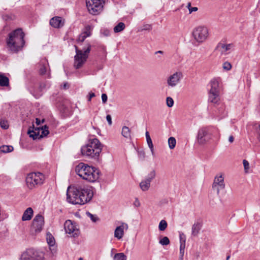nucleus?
I'll return each instance as SVG.
<instances>
[{
    "label": "nucleus",
    "instance_id": "1",
    "mask_svg": "<svg viewBox=\"0 0 260 260\" xmlns=\"http://www.w3.org/2000/svg\"><path fill=\"white\" fill-rule=\"evenodd\" d=\"M25 34L21 28H17L10 33L6 39V48L12 53L21 51L25 45Z\"/></svg>",
    "mask_w": 260,
    "mask_h": 260
},
{
    "label": "nucleus",
    "instance_id": "2",
    "mask_svg": "<svg viewBox=\"0 0 260 260\" xmlns=\"http://www.w3.org/2000/svg\"><path fill=\"white\" fill-rule=\"evenodd\" d=\"M75 172L80 177L89 182H94L99 178L100 171L83 162L76 166Z\"/></svg>",
    "mask_w": 260,
    "mask_h": 260
},
{
    "label": "nucleus",
    "instance_id": "3",
    "mask_svg": "<svg viewBox=\"0 0 260 260\" xmlns=\"http://www.w3.org/2000/svg\"><path fill=\"white\" fill-rule=\"evenodd\" d=\"M102 150V145L96 138L89 140L88 143L82 147L81 153L83 156L98 160Z\"/></svg>",
    "mask_w": 260,
    "mask_h": 260
},
{
    "label": "nucleus",
    "instance_id": "4",
    "mask_svg": "<svg viewBox=\"0 0 260 260\" xmlns=\"http://www.w3.org/2000/svg\"><path fill=\"white\" fill-rule=\"evenodd\" d=\"M76 55L74 56V66L75 69H79L86 62L88 54L91 50V45L87 44L82 50H80L75 46Z\"/></svg>",
    "mask_w": 260,
    "mask_h": 260
},
{
    "label": "nucleus",
    "instance_id": "5",
    "mask_svg": "<svg viewBox=\"0 0 260 260\" xmlns=\"http://www.w3.org/2000/svg\"><path fill=\"white\" fill-rule=\"evenodd\" d=\"M46 179L45 176L39 172L29 173L26 177V184L30 189L37 188L42 185Z\"/></svg>",
    "mask_w": 260,
    "mask_h": 260
},
{
    "label": "nucleus",
    "instance_id": "6",
    "mask_svg": "<svg viewBox=\"0 0 260 260\" xmlns=\"http://www.w3.org/2000/svg\"><path fill=\"white\" fill-rule=\"evenodd\" d=\"M215 132H217V129L211 127H203L200 128L197 137L198 143L200 145L206 144L212 139Z\"/></svg>",
    "mask_w": 260,
    "mask_h": 260
},
{
    "label": "nucleus",
    "instance_id": "7",
    "mask_svg": "<svg viewBox=\"0 0 260 260\" xmlns=\"http://www.w3.org/2000/svg\"><path fill=\"white\" fill-rule=\"evenodd\" d=\"M105 0H86L88 12L92 15H98L103 10Z\"/></svg>",
    "mask_w": 260,
    "mask_h": 260
},
{
    "label": "nucleus",
    "instance_id": "8",
    "mask_svg": "<svg viewBox=\"0 0 260 260\" xmlns=\"http://www.w3.org/2000/svg\"><path fill=\"white\" fill-rule=\"evenodd\" d=\"M192 36L199 43L206 41L209 37V30L204 26H199L194 28L192 31Z\"/></svg>",
    "mask_w": 260,
    "mask_h": 260
},
{
    "label": "nucleus",
    "instance_id": "9",
    "mask_svg": "<svg viewBox=\"0 0 260 260\" xmlns=\"http://www.w3.org/2000/svg\"><path fill=\"white\" fill-rule=\"evenodd\" d=\"M49 133L48 127L44 125L42 127H35L33 126L32 129L29 128L28 131V134L29 137L33 138V139H39L44 137L46 136Z\"/></svg>",
    "mask_w": 260,
    "mask_h": 260
},
{
    "label": "nucleus",
    "instance_id": "10",
    "mask_svg": "<svg viewBox=\"0 0 260 260\" xmlns=\"http://www.w3.org/2000/svg\"><path fill=\"white\" fill-rule=\"evenodd\" d=\"M79 205H84L89 202L92 198L93 192L92 190L89 187H79Z\"/></svg>",
    "mask_w": 260,
    "mask_h": 260
},
{
    "label": "nucleus",
    "instance_id": "11",
    "mask_svg": "<svg viewBox=\"0 0 260 260\" xmlns=\"http://www.w3.org/2000/svg\"><path fill=\"white\" fill-rule=\"evenodd\" d=\"M44 254L41 252L28 249L24 252L21 256L20 260H43Z\"/></svg>",
    "mask_w": 260,
    "mask_h": 260
},
{
    "label": "nucleus",
    "instance_id": "12",
    "mask_svg": "<svg viewBox=\"0 0 260 260\" xmlns=\"http://www.w3.org/2000/svg\"><path fill=\"white\" fill-rule=\"evenodd\" d=\"M44 223V217L41 214L37 215L33 219L30 232L32 235H36L40 232Z\"/></svg>",
    "mask_w": 260,
    "mask_h": 260
},
{
    "label": "nucleus",
    "instance_id": "13",
    "mask_svg": "<svg viewBox=\"0 0 260 260\" xmlns=\"http://www.w3.org/2000/svg\"><path fill=\"white\" fill-rule=\"evenodd\" d=\"M37 68L38 72L40 75L45 76L48 78L51 77L50 69L46 58L41 59L37 64Z\"/></svg>",
    "mask_w": 260,
    "mask_h": 260
},
{
    "label": "nucleus",
    "instance_id": "14",
    "mask_svg": "<svg viewBox=\"0 0 260 260\" xmlns=\"http://www.w3.org/2000/svg\"><path fill=\"white\" fill-rule=\"evenodd\" d=\"M79 187L71 188L69 187L67 191V201L68 202L74 204H79Z\"/></svg>",
    "mask_w": 260,
    "mask_h": 260
},
{
    "label": "nucleus",
    "instance_id": "15",
    "mask_svg": "<svg viewBox=\"0 0 260 260\" xmlns=\"http://www.w3.org/2000/svg\"><path fill=\"white\" fill-rule=\"evenodd\" d=\"M64 228L66 233L69 234L71 237H78L80 234L77 225L70 220H68L65 222Z\"/></svg>",
    "mask_w": 260,
    "mask_h": 260
},
{
    "label": "nucleus",
    "instance_id": "16",
    "mask_svg": "<svg viewBox=\"0 0 260 260\" xmlns=\"http://www.w3.org/2000/svg\"><path fill=\"white\" fill-rule=\"evenodd\" d=\"M183 75L181 72H176L170 75L167 79L168 85L171 87L176 86L183 78Z\"/></svg>",
    "mask_w": 260,
    "mask_h": 260
},
{
    "label": "nucleus",
    "instance_id": "17",
    "mask_svg": "<svg viewBox=\"0 0 260 260\" xmlns=\"http://www.w3.org/2000/svg\"><path fill=\"white\" fill-rule=\"evenodd\" d=\"M156 173L154 170L151 171L147 177L140 183V187L143 191L148 190L150 186V183L155 177Z\"/></svg>",
    "mask_w": 260,
    "mask_h": 260
},
{
    "label": "nucleus",
    "instance_id": "18",
    "mask_svg": "<svg viewBox=\"0 0 260 260\" xmlns=\"http://www.w3.org/2000/svg\"><path fill=\"white\" fill-rule=\"evenodd\" d=\"M224 188L225 184L224 182V178L222 175H220L216 176L212 184L213 189L216 190L217 193L219 194L220 190L224 189Z\"/></svg>",
    "mask_w": 260,
    "mask_h": 260
},
{
    "label": "nucleus",
    "instance_id": "19",
    "mask_svg": "<svg viewBox=\"0 0 260 260\" xmlns=\"http://www.w3.org/2000/svg\"><path fill=\"white\" fill-rule=\"evenodd\" d=\"M127 224L122 222L120 226H117L114 231V237L118 239H121L124 235V230L128 229Z\"/></svg>",
    "mask_w": 260,
    "mask_h": 260
},
{
    "label": "nucleus",
    "instance_id": "20",
    "mask_svg": "<svg viewBox=\"0 0 260 260\" xmlns=\"http://www.w3.org/2000/svg\"><path fill=\"white\" fill-rule=\"evenodd\" d=\"M50 24L55 28H59L64 25V20L61 17L56 16L50 19Z\"/></svg>",
    "mask_w": 260,
    "mask_h": 260
},
{
    "label": "nucleus",
    "instance_id": "21",
    "mask_svg": "<svg viewBox=\"0 0 260 260\" xmlns=\"http://www.w3.org/2000/svg\"><path fill=\"white\" fill-rule=\"evenodd\" d=\"M233 45L232 44H225L222 43H219L216 47V50H218L221 54L225 55L229 52L228 51L231 49Z\"/></svg>",
    "mask_w": 260,
    "mask_h": 260
},
{
    "label": "nucleus",
    "instance_id": "22",
    "mask_svg": "<svg viewBox=\"0 0 260 260\" xmlns=\"http://www.w3.org/2000/svg\"><path fill=\"white\" fill-rule=\"evenodd\" d=\"M208 102L214 105H219L220 102L219 92H208Z\"/></svg>",
    "mask_w": 260,
    "mask_h": 260
},
{
    "label": "nucleus",
    "instance_id": "23",
    "mask_svg": "<svg viewBox=\"0 0 260 260\" xmlns=\"http://www.w3.org/2000/svg\"><path fill=\"white\" fill-rule=\"evenodd\" d=\"M219 80L218 79H213L210 82V92H219Z\"/></svg>",
    "mask_w": 260,
    "mask_h": 260
},
{
    "label": "nucleus",
    "instance_id": "24",
    "mask_svg": "<svg viewBox=\"0 0 260 260\" xmlns=\"http://www.w3.org/2000/svg\"><path fill=\"white\" fill-rule=\"evenodd\" d=\"M202 227L201 222H195L191 228V235L193 237H197L200 233V230Z\"/></svg>",
    "mask_w": 260,
    "mask_h": 260
},
{
    "label": "nucleus",
    "instance_id": "25",
    "mask_svg": "<svg viewBox=\"0 0 260 260\" xmlns=\"http://www.w3.org/2000/svg\"><path fill=\"white\" fill-rule=\"evenodd\" d=\"M33 210L31 208H27L22 215V220L23 221L30 220L33 215Z\"/></svg>",
    "mask_w": 260,
    "mask_h": 260
},
{
    "label": "nucleus",
    "instance_id": "26",
    "mask_svg": "<svg viewBox=\"0 0 260 260\" xmlns=\"http://www.w3.org/2000/svg\"><path fill=\"white\" fill-rule=\"evenodd\" d=\"M145 135H146L147 143L149 148H150V149L151 150V154L153 156H154L155 153H154V151L153 144L152 140L151 139V137L149 135V133L148 131L146 132Z\"/></svg>",
    "mask_w": 260,
    "mask_h": 260
},
{
    "label": "nucleus",
    "instance_id": "27",
    "mask_svg": "<svg viewBox=\"0 0 260 260\" xmlns=\"http://www.w3.org/2000/svg\"><path fill=\"white\" fill-rule=\"evenodd\" d=\"M9 85V78L4 75L0 74V86H8Z\"/></svg>",
    "mask_w": 260,
    "mask_h": 260
},
{
    "label": "nucleus",
    "instance_id": "28",
    "mask_svg": "<svg viewBox=\"0 0 260 260\" xmlns=\"http://www.w3.org/2000/svg\"><path fill=\"white\" fill-rule=\"evenodd\" d=\"M125 28V25L123 22L118 23L113 28L114 32L117 33L122 31Z\"/></svg>",
    "mask_w": 260,
    "mask_h": 260
},
{
    "label": "nucleus",
    "instance_id": "29",
    "mask_svg": "<svg viewBox=\"0 0 260 260\" xmlns=\"http://www.w3.org/2000/svg\"><path fill=\"white\" fill-rule=\"evenodd\" d=\"M121 135L125 138L128 139L131 138V131L129 128L124 126L122 128Z\"/></svg>",
    "mask_w": 260,
    "mask_h": 260
},
{
    "label": "nucleus",
    "instance_id": "30",
    "mask_svg": "<svg viewBox=\"0 0 260 260\" xmlns=\"http://www.w3.org/2000/svg\"><path fill=\"white\" fill-rule=\"evenodd\" d=\"M46 240L49 246H53L55 244L54 238L50 233H47Z\"/></svg>",
    "mask_w": 260,
    "mask_h": 260
},
{
    "label": "nucleus",
    "instance_id": "31",
    "mask_svg": "<svg viewBox=\"0 0 260 260\" xmlns=\"http://www.w3.org/2000/svg\"><path fill=\"white\" fill-rule=\"evenodd\" d=\"M13 150V147L12 146L4 145L0 147V151L4 153L12 152Z\"/></svg>",
    "mask_w": 260,
    "mask_h": 260
},
{
    "label": "nucleus",
    "instance_id": "32",
    "mask_svg": "<svg viewBox=\"0 0 260 260\" xmlns=\"http://www.w3.org/2000/svg\"><path fill=\"white\" fill-rule=\"evenodd\" d=\"M168 144L169 148L173 149L175 148L176 144V139L174 137H170L168 139Z\"/></svg>",
    "mask_w": 260,
    "mask_h": 260
},
{
    "label": "nucleus",
    "instance_id": "33",
    "mask_svg": "<svg viewBox=\"0 0 260 260\" xmlns=\"http://www.w3.org/2000/svg\"><path fill=\"white\" fill-rule=\"evenodd\" d=\"M114 260H126V256L123 253H116L114 257Z\"/></svg>",
    "mask_w": 260,
    "mask_h": 260
},
{
    "label": "nucleus",
    "instance_id": "34",
    "mask_svg": "<svg viewBox=\"0 0 260 260\" xmlns=\"http://www.w3.org/2000/svg\"><path fill=\"white\" fill-rule=\"evenodd\" d=\"M167 225V221L165 220H161L159 223L158 229L159 231H164L166 229Z\"/></svg>",
    "mask_w": 260,
    "mask_h": 260
},
{
    "label": "nucleus",
    "instance_id": "35",
    "mask_svg": "<svg viewBox=\"0 0 260 260\" xmlns=\"http://www.w3.org/2000/svg\"><path fill=\"white\" fill-rule=\"evenodd\" d=\"M185 247V243H184V241H182L180 245V258L181 259L183 258L184 253V249Z\"/></svg>",
    "mask_w": 260,
    "mask_h": 260
},
{
    "label": "nucleus",
    "instance_id": "36",
    "mask_svg": "<svg viewBox=\"0 0 260 260\" xmlns=\"http://www.w3.org/2000/svg\"><path fill=\"white\" fill-rule=\"evenodd\" d=\"M159 242L161 245L164 246L169 245L170 243V241L167 237H164L159 240Z\"/></svg>",
    "mask_w": 260,
    "mask_h": 260
},
{
    "label": "nucleus",
    "instance_id": "37",
    "mask_svg": "<svg viewBox=\"0 0 260 260\" xmlns=\"http://www.w3.org/2000/svg\"><path fill=\"white\" fill-rule=\"evenodd\" d=\"M91 27L90 25H87L85 27V29L82 34L85 35L86 37H89L91 35Z\"/></svg>",
    "mask_w": 260,
    "mask_h": 260
},
{
    "label": "nucleus",
    "instance_id": "38",
    "mask_svg": "<svg viewBox=\"0 0 260 260\" xmlns=\"http://www.w3.org/2000/svg\"><path fill=\"white\" fill-rule=\"evenodd\" d=\"M222 67L224 70L230 71L232 69V65L229 62L226 61L223 63Z\"/></svg>",
    "mask_w": 260,
    "mask_h": 260
},
{
    "label": "nucleus",
    "instance_id": "39",
    "mask_svg": "<svg viewBox=\"0 0 260 260\" xmlns=\"http://www.w3.org/2000/svg\"><path fill=\"white\" fill-rule=\"evenodd\" d=\"M166 103L167 105L171 108L174 105V101L173 99L171 97H167L166 99Z\"/></svg>",
    "mask_w": 260,
    "mask_h": 260
},
{
    "label": "nucleus",
    "instance_id": "40",
    "mask_svg": "<svg viewBox=\"0 0 260 260\" xmlns=\"http://www.w3.org/2000/svg\"><path fill=\"white\" fill-rule=\"evenodd\" d=\"M87 215H88V217H90V219L93 221V222H96L98 220H99V218L96 216L95 215H93L91 213H89V212H87Z\"/></svg>",
    "mask_w": 260,
    "mask_h": 260
},
{
    "label": "nucleus",
    "instance_id": "41",
    "mask_svg": "<svg viewBox=\"0 0 260 260\" xmlns=\"http://www.w3.org/2000/svg\"><path fill=\"white\" fill-rule=\"evenodd\" d=\"M138 155L140 159L143 160L145 157V153L144 150H138Z\"/></svg>",
    "mask_w": 260,
    "mask_h": 260
},
{
    "label": "nucleus",
    "instance_id": "42",
    "mask_svg": "<svg viewBox=\"0 0 260 260\" xmlns=\"http://www.w3.org/2000/svg\"><path fill=\"white\" fill-rule=\"evenodd\" d=\"M86 36L85 35H83V34H81L78 38V40H77V41L78 42H83L85 40V39L86 38Z\"/></svg>",
    "mask_w": 260,
    "mask_h": 260
},
{
    "label": "nucleus",
    "instance_id": "43",
    "mask_svg": "<svg viewBox=\"0 0 260 260\" xmlns=\"http://www.w3.org/2000/svg\"><path fill=\"white\" fill-rule=\"evenodd\" d=\"M243 164L244 168V170L246 172H247L248 170L249 169V162L245 159H244L243 161Z\"/></svg>",
    "mask_w": 260,
    "mask_h": 260
},
{
    "label": "nucleus",
    "instance_id": "44",
    "mask_svg": "<svg viewBox=\"0 0 260 260\" xmlns=\"http://www.w3.org/2000/svg\"><path fill=\"white\" fill-rule=\"evenodd\" d=\"M0 124L1 126L4 129H7L9 127L7 121H1Z\"/></svg>",
    "mask_w": 260,
    "mask_h": 260
},
{
    "label": "nucleus",
    "instance_id": "45",
    "mask_svg": "<svg viewBox=\"0 0 260 260\" xmlns=\"http://www.w3.org/2000/svg\"><path fill=\"white\" fill-rule=\"evenodd\" d=\"M133 205L135 207H137V208H138L139 207H140L141 206V203L140 202V201L139 200L138 198H136L135 199V201L133 203Z\"/></svg>",
    "mask_w": 260,
    "mask_h": 260
},
{
    "label": "nucleus",
    "instance_id": "46",
    "mask_svg": "<svg viewBox=\"0 0 260 260\" xmlns=\"http://www.w3.org/2000/svg\"><path fill=\"white\" fill-rule=\"evenodd\" d=\"M152 29V26L150 24H145L143 26V28L142 30H150Z\"/></svg>",
    "mask_w": 260,
    "mask_h": 260
},
{
    "label": "nucleus",
    "instance_id": "47",
    "mask_svg": "<svg viewBox=\"0 0 260 260\" xmlns=\"http://www.w3.org/2000/svg\"><path fill=\"white\" fill-rule=\"evenodd\" d=\"M107 95L105 93H103L102 94V100L103 103H105L107 101Z\"/></svg>",
    "mask_w": 260,
    "mask_h": 260
},
{
    "label": "nucleus",
    "instance_id": "48",
    "mask_svg": "<svg viewBox=\"0 0 260 260\" xmlns=\"http://www.w3.org/2000/svg\"><path fill=\"white\" fill-rule=\"evenodd\" d=\"M185 236L183 234H180V243L181 244L182 241L185 243Z\"/></svg>",
    "mask_w": 260,
    "mask_h": 260
},
{
    "label": "nucleus",
    "instance_id": "49",
    "mask_svg": "<svg viewBox=\"0 0 260 260\" xmlns=\"http://www.w3.org/2000/svg\"><path fill=\"white\" fill-rule=\"evenodd\" d=\"M106 119L108 122L109 125H111L112 124V118L111 115H107L106 116Z\"/></svg>",
    "mask_w": 260,
    "mask_h": 260
},
{
    "label": "nucleus",
    "instance_id": "50",
    "mask_svg": "<svg viewBox=\"0 0 260 260\" xmlns=\"http://www.w3.org/2000/svg\"><path fill=\"white\" fill-rule=\"evenodd\" d=\"M44 122V119H42L41 121L40 119L37 118H36V123L37 126H39L41 123H43Z\"/></svg>",
    "mask_w": 260,
    "mask_h": 260
},
{
    "label": "nucleus",
    "instance_id": "51",
    "mask_svg": "<svg viewBox=\"0 0 260 260\" xmlns=\"http://www.w3.org/2000/svg\"><path fill=\"white\" fill-rule=\"evenodd\" d=\"M102 34L104 36H109L110 35V31L108 29H106L103 31Z\"/></svg>",
    "mask_w": 260,
    "mask_h": 260
},
{
    "label": "nucleus",
    "instance_id": "52",
    "mask_svg": "<svg viewBox=\"0 0 260 260\" xmlns=\"http://www.w3.org/2000/svg\"><path fill=\"white\" fill-rule=\"evenodd\" d=\"M198 10L197 7H191L190 8H189V13H191L192 12H196Z\"/></svg>",
    "mask_w": 260,
    "mask_h": 260
},
{
    "label": "nucleus",
    "instance_id": "53",
    "mask_svg": "<svg viewBox=\"0 0 260 260\" xmlns=\"http://www.w3.org/2000/svg\"><path fill=\"white\" fill-rule=\"evenodd\" d=\"M95 96V94L93 92H90L89 94L88 101H90L91 98Z\"/></svg>",
    "mask_w": 260,
    "mask_h": 260
},
{
    "label": "nucleus",
    "instance_id": "54",
    "mask_svg": "<svg viewBox=\"0 0 260 260\" xmlns=\"http://www.w3.org/2000/svg\"><path fill=\"white\" fill-rule=\"evenodd\" d=\"M70 85L68 83H64L63 85V89H68L69 88Z\"/></svg>",
    "mask_w": 260,
    "mask_h": 260
},
{
    "label": "nucleus",
    "instance_id": "55",
    "mask_svg": "<svg viewBox=\"0 0 260 260\" xmlns=\"http://www.w3.org/2000/svg\"><path fill=\"white\" fill-rule=\"evenodd\" d=\"M234 138L233 136H230L229 138V141L230 143H233L234 141Z\"/></svg>",
    "mask_w": 260,
    "mask_h": 260
},
{
    "label": "nucleus",
    "instance_id": "56",
    "mask_svg": "<svg viewBox=\"0 0 260 260\" xmlns=\"http://www.w3.org/2000/svg\"><path fill=\"white\" fill-rule=\"evenodd\" d=\"M157 53H160V54H162L163 53V52L162 51H156L155 52V54H157Z\"/></svg>",
    "mask_w": 260,
    "mask_h": 260
},
{
    "label": "nucleus",
    "instance_id": "57",
    "mask_svg": "<svg viewBox=\"0 0 260 260\" xmlns=\"http://www.w3.org/2000/svg\"><path fill=\"white\" fill-rule=\"evenodd\" d=\"M187 7H188V9H189V8H191V4H190V3H188V5H187Z\"/></svg>",
    "mask_w": 260,
    "mask_h": 260
},
{
    "label": "nucleus",
    "instance_id": "58",
    "mask_svg": "<svg viewBox=\"0 0 260 260\" xmlns=\"http://www.w3.org/2000/svg\"><path fill=\"white\" fill-rule=\"evenodd\" d=\"M230 255H227L226 260H229L230 259Z\"/></svg>",
    "mask_w": 260,
    "mask_h": 260
},
{
    "label": "nucleus",
    "instance_id": "59",
    "mask_svg": "<svg viewBox=\"0 0 260 260\" xmlns=\"http://www.w3.org/2000/svg\"><path fill=\"white\" fill-rule=\"evenodd\" d=\"M66 111H69V109H68V108L67 107H66V108H65L64 112H66Z\"/></svg>",
    "mask_w": 260,
    "mask_h": 260
},
{
    "label": "nucleus",
    "instance_id": "60",
    "mask_svg": "<svg viewBox=\"0 0 260 260\" xmlns=\"http://www.w3.org/2000/svg\"><path fill=\"white\" fill-rule=\"evenodd\" d=\"M78 260H83L82 257H80Z\"/></svg>",
    "mask_w": 260,
    "mask_h": 260
}]
</instances>
